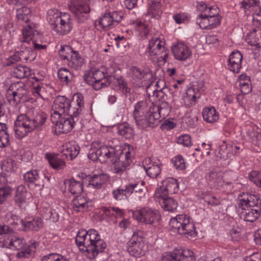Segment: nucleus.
<instances>
[{"label":"nucleus","mask_w":261,"mask_h":261,"mask_svg":"<svg viewBox=\"0 0 261 261\" xmlns=\"http://www.w3.org/2000/svg\"><path fill=\"white\" fill-rule=\"evenodd\" d=\"M46 120V114L29 111L26 114H20L15 122L16 137L22 139L29 133L43 129Z\"/></svg>","instance_id":"nucleus-1"},{"label":"nucleus","mask_w":261,"mask_h":261,"mask_svg":"<svg viewBox=\"0 0 261 261\" xmlns=\"http://www.w3.org/2000/svg\"><path fill=\"white\" fill-rule=\"evenodd\" d=\"M75 242L80 250L87 252L90 258H94L106 247V243L100 239L98 232L93 229L80 230L76 236Z\"/></svg>","instance_id":"nucleus-2"},{"label":"nucleus","mask_w":261,"mask_h":261,"mask_svg":"<svg viewBox=\"0 0 261 261\" xmlns=\"http://www.w3.org/2000/svg\"><path fill=\"white\" fill-rule=\"evenodd\" d=\"M244 198H240L238 208H241L240 217L244 221L253 222L259 217L261 213V200L254 194H243Z\"/></svg>","instance_id":"nucleus-3"},{"label":"nucleus","mask_w":261,"mask_h":261,"mask_svg":"<svg viewBox=\"0 0 261 261\" xmlns=\"http://www.w3.org/2000/svg\"><path fill=\"white\" fill-rule=\"evenodd\" d=\"M47 20L52 30L59 35H65L72 28L70 15L66 13H62L57 10L50 9L48 11Z\"/></svg>","instance_id":"nucleus-4"},{"label":"nucleus","mask_w":261,"mask_h":261,"mask_svg":"<svg viewBox=\"0 0 261 261\" xmlns=\"http://www.w3.org/2000/svg\"><path fill=\"white\" fill-rule=\"evenodd\" d=\"M169 225L171 230L179 234L186 236L189 239H193L197 236L194 225L190 222L189 216L186 215H178L171 218Z\"/></svg>","instance_id":"nucleus-5"},{"label":"nucleus","mask_w":261,"mask_h":261,"mask_svg":"<svg viewBox=\"0 0 261 261\" xmlns=\"http://www.w3.org/2000/svg\"><path fill=\"white\" fill-rule=\"evenodd\" d=\"M111 70L110 68L103 70L95 69L89 74L90 77L85 76V80L89 84L92 85L95 90H100L110 86L115 79L114 72Z\"/></svg>","instance_id":"nucleus-6"},{"label":"nucleus","mask_w":261,"mask_h":261,"mask_svg":"<svg viewBox=\"0 0 261 261\" xmlns=\"http://www.w3.org/2000/svg\"><path fill=\"white\" fill-rule=\"evenodd\" d=\"M98 142H94L92 147L90 150L88 155V158L93 161H99L101 163H105L108 159L114 158L116 154L115 147L108 146H98Z\"/></svg>","instance_id":"nucleus-7"},{"label":"nucleus","mask_w":261,"mask_h":261,"mask_svg":"<svg viewBox=\"0 0 261 261\" xmlns=\"http://www.w3.org/2000/svg\"><path fill=\"white\" fill-rule=\"evenodd\" d=\"M134 154L133 147L128 144L122 149L118 157L116 154L114 157L115 160L113 161L114 172L120 173L123 172L132 162Z\"/></svg>","instance_id":"nucleus-8"},{"label":"nucleus","mask_w":261,"mask_h":261,"mask_svg":"<svg viewBox=\"0 0 261 261\" xmlns=\"http://www.w3.org/2000/svg\"><path fill=\"white\" fill-rule=\"evenodd\" d=\"M42 35L36 30V25L34 23L27 24L22 31V37L21 41L23 43H30L32 42L33 46L36 49H45V45H41Z\"/></svg>","instance_id":"nucleus-9"},{"label":"nucleus","mask_w":261,"mask_h":261,"mask_svg":"<svg viewBox=\"0 0 261 261\" xmlns=\"http://www.w3.org/2000/svg\"><path fill=\"white\" fill-rule=\"evenodd\" d=\"M9 245L16 250L20 251L16 254V256L19 258H28L35 251V243L28 245L23 239L17 236L12 237Z\"/></svg>","instance_id":"nucleus-10"},{"label":"nucleus","mask_w":261,"mask_h":261,"mask_svg":"<svg viewBox=\"0 0 261 261\" xmlns=\"http://www.w3.org/2000/svg\"><path fill=\"white\" fill-rule=\"evenodd\" d=\"M59 54L62 59L68 61L69 66L76 70L80 68L83 64V59L69 45L61 46Z\"/></svg>","instance_id":"nucleus-11"},{"label":"nucleus","mask_w":261,"mask_h":261,"mask_svg":"<svg viewBox=\"0 0 261 261\" xmlns=\"http://www.w3.org/2000/svg\"><path fill=\"white\" fill-rule=\"evenodd\" d=\"M20 46V50L17 51L14 55L8 59L7 65L11 66L18 61L32 62L35 59L36 53L33 49L32 46H27L24 44Z\"/></svg>","instance_id":"nucleus-12"},{"label":"nucleus","mask_w":261,"mask_h":261,"mask_svg":"<svg viewBox=\"0 0 261 261\" xmlns=\"http://www.w3.org/2000/svg\"><path fill=\"white\" fill-rule=\"evenodd\" d=\"M127 251L130 255L140 257L145 254V245L144 238L139 232H134L130 240L127 243Z\"/></svg>","instance_id":"nucleus-13"},{"label":"nucleus","mask_w":261,"mask_h":261,"mask_svg":"<svg viewBox=\"0 0 261 261\" xmlns=\"http://www.w3.org/2000/svg\"><path fill=\"white\" fill-rule=\"evenodd\" d=\"M133 216L138 221L147 224H153L161 219L158 211L148 207L134 211Z\"/></svg>","instance_id":"nucleus-14"},{"label":"nucleus","mask_w":261,"mask_h":261,"mask_svg":"<svg viewBox=\"0 0 261 261\" xmlns=\"http://www.w3.org/2000/svg\"><path fill=\"white\" fill-rule=\"evenodd\" d=\"M27 93L25 85L22 82H17L10 87L7 93V99L11 105L15 106L20 102Z\"/></svg>","instance_id":"nucleus-15"},{"label":"nucleus","mask_w":261,"mask_h":261,"mask_svg":"<svg viewBox=\"0 0 261 261\" xmlns=\"http://www.w3.org/2000/svg\"><path fill=\"white\" fill-rule=\"evenodd\" d=\"M77 120L71 116L67 118L61 116L60 118L51 116V121L55 125V130L59 134H65L71 131Z\"/></svg>","instance_id":"nucleus-16"},{"label":"nucleus","mask_w":261,"mask_h":261,"mask_svg":"<svg viewBox=\"0 0 261 261\" xmlns=\"http://www.w3.org/2000/svg\"><path fill=\"white\" fill-rule=\"evenodd\" d=\"M83 95L80 93L74 94L71 100H69L68 107L67 109V115L74 117L78 119L77 116L82 111L84 102Z\"/></svg>","instance_id":"nucleus-17"},{"label":"nucleus","mask_w":261,"mask_h":261,"mask_svg":"<svg viewBox=\"0 0 261 261\" xmlns=\"http://www.w3.org/2000/svg\"><path fill=\"white\" fill-rule=\"evenodd\" d=\"M24 179L30 183V186H34L37 190H41L44 187L45 175L37 170L28 172L24 174Z\"/></svg>","instance_id":"nucleus-18"},{"label":"nucleus","mask_w":261,"mask_h":261,"mask_svg":"<svg viewBox=\"0 0 261 261\" xmlns=\"http://www.w3.org/2000/svg\"><path fill=\"white\" fill-rule=\"evenodd\" d=\"M148 111L149 110L147 105L145 101H141L135 105L133 112V117L136 124L140 128L144 127L146 114H147Z\"/></svg>","instance_id":"nucleus-19"},{"label":"nucleus","mask_w":261,"mask_h":261,"mask_svg":"<svg viewBox=\"0 0 261 261\" xmlns=\"http://www.w3.org/2000/svg\"><path fill=\"white\" fill-rule=\"evenodd\" d=\"M178 191L177 181L173 178H168L163 180L162 186L155 193V196H167L176 193Z\"/></svg>","instance_id":"nucleus-20"},{"label":"nucleus","mask_w":261,"mask_h":261,"mask_svg":"<svg viewBox=\"0 0 261 261\" xmlns=\"http://www.w3.org/2000/svg\"><path fill=\"white\" fill-rule=\"evenodd\" d=\"M89 0H71L69 9L77 17H83L90 12Z\"/></svg>","instance_id":"nucleus-21"},{"label":"nucleus","mask_w":261,"mask_h":261,"mask_svg":"<svg viewBox=\"0 0 261 261\" xmlns=\"http://www.w3.org/2000/svg\"><path fill=\"white\" fill-rule=\"evenodd\" d=\"M69 99L65 96H58L54 101L53 109V114L51 116L60 118L62 114H67Z\"/></svg>","instance_id":"nucleus-22"},{"label":"nucleus","mask_w":261,"mask_h":261,"mask_svg":"<svg viewBox=\"0 0 261 261\" xmlns=\"http://www.w3.org/2000/svg\"><path fill=\"white\" fill-rule=\"evenodd\" d=\"M205 179L211 188L218 189L223 186L224 180L221 171L213 169L205 174Z\"/></svg>","instance_id":"nucleus-23"},{"label":"nucleus","mask_w":261,"mask_h":261,"mask_svg":"<svg viewBox=\"0 0 261 261\" xmlns=\"http://www.w3.org/2000/svg\"><path fill=\"white\" fill-rule=\"evenodd\" d=\"M243 56L239 51H232L228 59V69L234 73H239L242 67Z\"/></svg>","instance_id":"nucleus-24"},{"label":"nucleus","mask_w":261,"mask_h":261,"mask_svg":"<svg viewBox=\"0 0 261 261\" xmlns=\"http://www.w3.org/2000/svg\"><path fill=\"white\" fill-rule=\"evenodd\" d=\"M175 59L180 61L186 60L191 55L189 48L182 43H178L172 48Z\"/></svg>","instance_id":"nucleus-25"},{"label":"nucleus","mask_w":261,"mask_h":261,"mask_svg":"<svg viewBox=\"0 0 261 261\" xmlns=\"http://www.w3.org/2000/svg\"><path fill=\"white\" fill-rule=\"evenodd\" d=\"M200 94L197 88L190 87L183 96L181 103L186 107H191L196 103V98H199Z\"/></svg>","instance_id":"nucleus-26"},{"label":"nucleus","mask_w":261,"mask_h":261,"mask_svg":"<svg viewBox=\"0 0 261 261\" xmlns=\"http://www.w3.org/2000/svg\"><path fill=\"white\" fill-rule=\"evenodd\" d=\"M21 224L23 226V229L28 231L31 230L38 231L43 226V221L40 218H28L21 220Z\"/></svg>","instance_id":"nucleus-27"},{"label":"nucleus","mask_w":261,"mask_h":261,"mask_svg":"<svg viewBox=\"0 0 261 261\" xmlns=\"http://www.w3.org/2000/svg\"><path fill=\"white\" fill-rule=\"evenodd\" d=\"M164 42L159 38H154L150 40L148 51L150 56H160L165 51Z\"/></svg>","instance_id":"nucleus-28"},{"label":"nucleus","mask_w":261,"mask_h":261,"mask_svg":"<svg viewBox=\"0 0 261 261\" xmlns=\"http://www.w3.org/2000/svg\"><path fill=\"white\" fill-rule=\"evenodd\" d=\"M161 118L160 114H159L153 107L150 108L148 112L146 114L144 127L148 126L154 127L158 126L161 121Z\"/></svg>","instance_id":"nucleus-29"},{"label":"nucleus","mask_w":261,"mask_h":261,"mask_svg":"<svg viewBox=\"0 0 261 261\" xmlns=\"http://www.w3.org/2000/svg\"><path fill=\"white\" fill-rule=\"evenodd\" d=\"M143 165L146 173L151 178H156L161 173L160 165L156 163H151L150 159H145L143 162Z\"/></svg>","instance_id":"nucleus-30"},{"label":"nucleus","mask_w":261,"mask_h":261,"mask_svg":"<svg viewBox=\"0 0 261 261\" xmlns=\"http://www.w3.org/2000/svg\"><path fill=\"white\" fill-rule=\"evenodd\" d=\"M156 196L159 197L160 205L165 211L172 212L176 209L178 203L177 201L173 198L162 195Z\"/></svg>","instance_id":"nucleus-31"},{"label":"nucleus","mask_w":261,"mask_h":261,"mask_svg":"<svg viewBox=\"0 0 261 261\" xmlns=\"http://www.w3.org/2000/svg\"><path fill=\"white\" fill-rule=\"evenodd\" d=\"M90 202L83 196H77L72 201L71 204L74 211L80 212L87 210L89 206Z\"/></svg>","instance_id":"nucleus-32"},{"label":"nucleus","mask_w":261,"mask_h":261,"mask_svg":"<svg viewBox=\"0 0 261 261\" xmlns=\"http://www.w3.org/2000/svg\"><path fill=\"white\" fill-rule=\"evenodd\" d=\"M109 176L107 174H95L89 177V185L94 188L100 189L107 182Z\"/></svg>","instance_id":"nucleus-33"},{"label":"nucleus","mask_w":261,"mask_h":261,"mask_svg":"<svg viewBox=\"0 0 261 261\" xmlns=\"http://www.w3.org/2000/svg\"><path fill=\"white\" fill-rule=\"evenodd\" d=\"M246 41L251 46L261 47V29L254 30L248 33L246 37Z\"/></svg>","instance_id":"nucleus-34"},{"label":"nucleus","mask_w":261,"mask_h":261,"mask_svg":"<svg viewBox=\"0 0 261 261\" xmlns=\"http://www.w3.org/2000/svg\"><path fill=\"white\" fill-rule=\"evenodd\" d=\"M63 147H65L64 146ZM80 148L77 145H70L64 148L60 155L63 159H70V160L76 158L79 154Z\"/></svg>","instance_id":"nucleus-35"},{"label":"nucleus","mask_w":261,"mask_h":261,"mask_svg":"<svg viewBox=\"0 0 261 261\" xmlns=\"http://www.w3.org/2000/svg\"><path fill=\"white\" fill-rule=\"evenodd\" d=\"M65 184L68 185V190L73 195L81 194L83 191V184L82 181H77L72 178L67 180Z\"/></svg>","instance_id":"nucleus-36"},{"label":"nucleus","mask_w":261,"mask_h":261,"mask_svg":"<svg viewBox=\"0 0 261 261\" xmlns=\"http://www.w3.org/2000/svg\"><path fill=\"white\" fill-rule=\"evenodd\" d=\"M45 156L47 159L50 165L55 169H61L65 166L64 160L62 158L60 154L57 155H53L50 154L46 153Z\"/></svg>","instance_id":"nucleus-37"},{"label":"nucleus","mask_w":261,"mask_h":261,"mask_svg":"<svg viewBox=\"0 0 261 261\" xmlns=\"http://www.w3.org/2000/svg\"><path fill=\"white\" fill-rule=\"evenodd\" d=\"M202 117L208 123H214L219 119V115L214 107L206 108L202 112Z\"/></svg>","instance_id":"nucleus-38"},{"label":"nucleus","mask_w":261,"mask_h":261,"mask_svg":"<svg viewBox=\"0 0 261 261\" xmlns=\"http://www.w3.org/2000/svg\"><path fill=\"white\" fill-rule=\"evenodd\" d=\"M151 3L146 14L158 19L162 14L160 2L159 0H151Z\"/></svg>","instance_id":"nucleus-39"},{"label":"nucleus","mask_w":261,"mask_h":261,"mask_svg":"<svg viewBox=\"0 0 261 261\" xmlns=\"http://www.w3.org/2000/svg\"><path fill=\"white\" fill-rule=\"evenodd\" d=\"M9 144V134L7 125L0 122V147H4Z\"/></svg>","instance_id":"nucleus-40"},{"label":"nucleus","mask_w":261,"mask_h":261,"mask_svg":"<svg viewBox=\"0 0 261 261\" xmlns=\"http://www.w3.org/2000/svg\"><path fill=\"white\" fill-rule=\"evenodd\" d=\"M162 119L165 118L170 113L171 109V106L166 101H161L158 106L153 107Z\"/></svg>","instance_id":"nucleus-41"},{"label":"nucleus","mask_w":261,"mask_h":261,"mask_svg":"<svg viewBox=\"0 0 261 261\" xmlns=\"http://www.w3.org/2000/svg\"><path fill=\"white\" fill-rule=\"evenodd\" d=\"M103 215L109 218H116L118 217L122 216L123 212L121 210L115 207H102L101 209Z\"/></svg>","instance_id":"nucleus-42"},{"label":"nucleus","mask_w":261,"mask_h":261,"mask_svg":"<svg viewBox=\"0 0 261 261\" xmlns=\"http://www.w3.org/2000/svg\"><path fill=\"white\" fill-rule=\"evenodd\" d=\"M119 134L126 139H132L134 137V130L127 123H122L118 127Z\"/></svg>","instance_id":"nucleus-43"},{"label":"nucleus","mask_w":261,"mask_h":261,"mask_svg":"<svg viewBox=\"0 0 261 261\" xmlns=\"http://www.w3.org/2000/svg\"><path fill=\"white\" fill-rule=\"evenodd\" d=\"M138 184H130L128 186H127L125 189L124 190V191L125 193H130L132 194L133 193V192L135 190V192L134 193V196L138 199V200L140 201L141 198L144 196L145 195V192L142 189H139V191H138V188H137Z\"/></svg>","instance_id":"nucleus-44"},{"label":"nucleus","mask_w":261,"mask_h":261,"mask_svg":"<svg viewBox=\"0 0 261 261\" xmlns=\"http://www.w3.org/2000/svg\"><path fill=\"white\" fill-rule=\"evenodd\" d=\"M13 75L18 79H23L30 75V69L26 66L18 65L13 71Z\"/></svg>","instance_id":"nucleus-45"},{"label":"nucleus","mask_w":261,"mask_h":261,"mask_svg":"<svg viewBox=\"0 0 261 261\" xmlns=\"http://www.w3.org/2000/svg\"><path fill=\"white\" fill-rule=\"evenodd\" d=\"M27 195V189L23 186H19L16 190L15 201L19 205L22 204L25 202V198Z\"/></svg>","instance_id":"nucleus-46"},{"label":"nucleus","mask_w":261,"mask_h":261,"mask_svg":"<svg viewBox=\"0 0 261 261\" xmlns=\"http://www.w3.org/2000/svg\"><path fill=\"white\" fill-rule=\"evenodd\" d=\"M30 9L25 6L17 9L16 11V18L19 21L28 23L29 20V14L30 13Z\"/></svg>","instance_id":"nucleus-47"},{"label":"nucleus","mask_w":261,"mask_h":261,"mask_svg":"<svg viewBox=\"0 0 261 261\" xmlns=\"http://www.w3.org/2000/svg\"><path fill=\"white\" fill-rule=\"evenodd\" d=\"M179 261H195L194 253L189 249H179Z\"/></svg>","instance_id":"nucleus-48"},{"label":"nucleus","mask_w":261,"mask_h":261,"mask_svg":"<svg viewBox=\"0 0 261 261\" xmlns=\"http://www.w3.org/2000/svg\"><path fill=\"white\" fill-rule=\"evenodd\" d=\"M132 71V79L134 81V82H139L148 75V74L146 72L137 67H133Z\"/></svg>","instance_id":"nucleus-49"},{"label":"nucleus","mask_w":261,"mask_h":261,"mask_svg":"<svg viewBox=\"0 0 261 261\" xmlns=\"http://www.w3.org/2000/svg\"><path fill=\"white\" fill-rule=\"evenodd\" d=\"M114 82L117 89L120 90L121 92L126 94L129 92L130 89L127 87V83L124 81L122 77L116 78L113 80L112 82Z\"/></svg>","instance_id":"nucleus-50"},{"label":"nucleus","mask_w":261,"mask_h":261,"mask_svg":"<svg viewBox=\"0 0 261 261\" xmlns=\"http://www.w3.org/2000/svg\"><path fill=\"white\" fill-rule=\"evenodd\" d=\"M99 24L103 29H107L114 25L110 12H106L100 18Z\"/></svg>","instance_id":"nucleus-51"},{"label":"nucleus","mask_w":261,"mask_h":261,"mask_svg":"<svg viewBox=\"0 0 261 261\" xmlns=\"http://www.w3.org/2000/svg\"><path fill=\"white\" fill-rule=\"evenodd\" d=\"M14 161L12 159L4 160L0 165V175L4 172H10L13 170Z\"/></svg>","instance_id":"nucleus-52"},{"label":"nucleus","mask_w":261,"mask_h":261,"mask_svg":"<svg viewBox=\"0 0 261 261\" xmlns=\"http://www.w3.org/2000/svg\"><path fill=\"white\" fill-rule=\"evenodd\" d=\"M59 78L66 84H67L72 79V74L66 68H61L58 72Z\"/></svg>","instance_id":"nucleus-53"},{"label":"nucleus","mask_w":261,"mask_h":261,"mask_svg":"<svg viewBox=\"0 0 261 261\" xmlns=\"http://www.w3.org/2000/svg\"><path fill=\"white\" fill-rule=\"evenodd\" d=\"M248 178L255 185L261 188V172L252 170L249 173Z\"/></svg>","instance_id":"nucleus-54"},{"label":"nucleus","mask_w":261,"mask_h":261,"mask_svg":"<svg viewBox=\"0 0 261 261\" xmlns=\"http://www.w3.org/2000/svg\"><path fill=\"white\" fill-rule=\"evenodd\" d=\"M41 261H69V260L59 254L50 253L43 256L41 258Z\"/></svg>","instance_id":"nucleus-55"},{"label":"nucleus","mask_w":261,"mask_h":261,"mask_svg":"<svg viewBox=\"0 0 261 261\" xmlns=\"http://www.w3.org/2000/svg\"><path fill=\"white\" fill-rule=\"evenodd\" d=\"M179 249L174 250L173 252L166 253L162 257V261H179Z\"/></svg>","instance_id":"nucleus-56"},{"label":"nucleus","mask_w":261,"mask_h":261,"mask_svg":"<svg viewBox=\"0 0 261 261\" xmlns=\"http://www.w3.org/2000/svg\"><path fill=\"white\" fill-rule=\"evenodd\" d=\"M172 162L176 169L181 170L186 169V164L184 158L181 156L178 155L173 158Z\"/></svg>","instance_id":"nucleus-57"},{"label":"nucleus","mask_w":261,"mask_h":261,"mask_svg":"<svg viewBox=\"0 0 261 261\" xmlns=\"http://www.w3.org/2000/svg\"><path fill=\"white\" fill-rule=\"evenodd\" d=\"M204 21H207L208 26L210 27V29L216 27L220 24L221 17L217 14L210 17L208 19H204Z\"/></svg>","instance_id":"nucleus-58"},{"label":"nucleus","mask_w":261,"mask_h":261,"mask_svg":"<svg viewBox=\"0 0 261 261\" xmlns=\"http://www.w3.org/2000/svg\"><path fill=\"white\" fill-rule=\"evenodd\" d=\"M161 82L163 83V81H161ZM160 83V82L159 81L156 83L155 85L158 86V88L153 92V96L158 98L159 100H160L164 98L165 94V92L168 90V88L166 87L159 88V84Z\"/></svg>","instance_id":"nucleus-59"},{"label":"nucleus","mask_w":261,"mask_h":261,"mask_svg":"<svg viewBox=\"0 0 261 261\" xmlns=\"http://www.w3.org/2000/svg\"><path fill=\"white\" fill-rule=\"evenodd\" d=\"M12 191L9 186H5L0 188V204L3 203Z\"/></svg>","instance_id":"nucleus-60"},{"label":"nucleus","mask_w":261,"mask_h":261,"mask_svg":"<svg viewBox=\"0 0 261 261\" xmlns=\"http://www.w3.org/2000/svg\"><path fill=\"white\" fill-rule=\"evenodd\" d=\"M240 4L241 8L244 9H249L251 7L257 6L259 1L258 0H242Z\"/></svg>","instance_id":"nucleus-61"},{"label":"nucleus","mask_w":261,"mask_h":261,"mask_svg":"<svg viewBox=\"0 0 261 261\" xmlns=\"http://www.w3.org/2000/svg\"><path fill=\"white\" fill-rule=\"evenodd\" d=\"M177 142L184 146H189L191 144V137L188 135H181L177 138Z\"/></svg>","instance_id":"nucleus-62"},{"label":"nucleus","mask_w":261,"mask_h":261,"mask_svg":"<svg viewBox=\"0 0 261 261\" xmlns=\"http://www.w3.org/2000/svg\"><path fill=\"white\" fill-rule=\"evenodd\" d=\"M173 19L177 24L184 23L188 20L187 15L184 13H179L175 14L173 16Z\"/></svg>","instance_id":"nucleus-63"},{"label":"nucleus","mask_w":261,"mask_h":261,"mask_svg":"<svg viewBox=\"0 0 261 261\" xmlns=\"http://www.w3.org/2000/svg\"><path fill=\"white\" fill-rule=\"evenodd\" d=\"M218 14V11L213 7H207L204 12L200 13L198 16L210 17Z\"/></svg>","instance_id":"nucleus-64"}]
</instances>
